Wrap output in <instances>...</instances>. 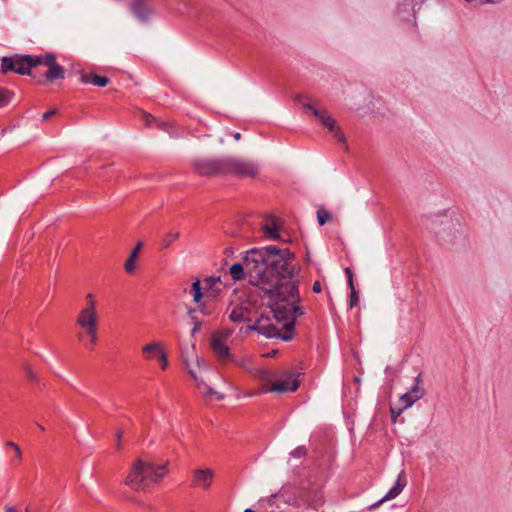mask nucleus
<instances>
[{
	"instance_id": "1",
	"label": "nucleus",
	"mask_w": 512,
	"mask_h": 512,
	"mask_svg": "<svg viewBox=\"0 0 512 512\" xmlns=\"http://www.w3.org/2000/svg\"><path fill=\"white\" fill-rule=\"evenodd\" d=\"M229 273L235 281L248 277L249 283L262 290L264 297L268 298L276 322H283L279 328L269 317L261 316L248 329L267 338L291 340L289 333L294 329L295 319L303 314L302 308L296 304L299 294L294 280L296 267L292 253L287 248L275 245L253 248L246 252L243 263H235L230 267Z\"/></svg>"
},
{
	"instance_id": "2",
	"label": "nucleus",
	"mask_w": 512,
	"mask_h": 512,
	"mask_svg": "<svg viewBox=\"0 0 512 512\" xmlns=\"http://www.w3.org/2000/svg\"><path fill=\"white\" fill-rule=\"evenodd\" d=\"M429 220L430 228L441 245L454 250L467 245L466 229L457 215L445 210L431 215Z\"/></svg>"
},
{
	"instance_id": "3",
	"label": "nucleus",
	"mask_w": 512,
	"mask_h": 512,
	"mask_svg": "<svg viewBox=\"0 0 512 512\" xmlns=\"http://www.w3.org/2000/svg\"><path fill=\"white\" fill-rule=\"evenodd\" d=\"M295 101L300 104L306 113L312 116L339 142L345 143L346 138L340 126L337 125L335 118L322 104L307 95H297Z\"/></svg>"
},
{
	"instance_id": "4",
	"label": "nucleus",
	"mask_w": 512,
	"mask_h": 512,
	"mask_svg": "<svg viewBox=\"0 0 512 512\" xmlns=\"http://www.w3.org/2000/svg\"><path fill=\"white\" fill-rule=\"evenodd\" d=\"M166 464L154 465L138 459L130 468V488L143 490L150 483H158L164 477Z\"/></svg>"
},
{
	"instance_id": "5",
	"label": "nucleus",
	"mask_w": 512,
	"mask_h": 512,
	"mask_svg": "<svg viewBox=\"0 0 512 512\" xmlns=\"http://www.w3.org/2000/svg\"><path fill=\"white\" fill-rule=\"evenodd\" d=\"M76 323L81 328V332L77 336L78 340L82 342L87 349L92 350L98 339V316L92 302L86 303L81 309L76 318Z\"/></svg>"
},
{
	"instance_id": "6",
	"label": "nucleus",
	"mask_w": 512,
	"mask_h": 512,
	"mask_svg": "<svg viewBox=\"0 0 512 512\" xmlns=\"http://www.w3.org/2000/svg\"><path fill=\"white\" fill-rule=\"evenodd\" d=\"M229 336L230 332L213 333L211 336V348L218 361L223 365L233 363L236 366L252 373L254 369L251 368L250 360L245 356H238L230 351L228 346Z\"/></svg>"
},
{
	"instance_id": "7",
	"label": "nucleus",
	"mask_w": 512,
	"mask_h": 512,
	"mask_svg": "<svg viewBox=\"0 0 512 512\" xmlns=\"http://www.w3.org/2000/svg\"><path fill=\"white\" fill-rule=\"evenodd\" d=\"M191 166L196 174L204 177L225 174V157L219 159L194 158L191 160Z\"/></svg>"
},
{
	"instance_id": "8",
	"label": "nucleus",
	"mask_w": 512,
	"mask_h": 512,
	"mask_svg": "<svg viewBox=\"0 0 512 512\" xmlns=\"http://www.w3.org/2000/svg\"><path fill=\"white\" fill-rule=\"evenodd\" d=\"M225 174L233 173L241 177H255L258 173V166L250 160L234 157H225Z\"/></svg>"
},
{
	"instance_id": "9",
	"label": "nucleus",
	"mask_w": 512,
	"mask_h": 512,
	"mask_svg": "<svg viewBox=\"0 0 512 512\" xmlns=\"http://www.w3.org/2000/svg\"><path fill=\"white\" fill-rule=\"evenodd\" d=\"M154 13L152 0H133L130 3V14L139 24H148Z\"/></svg>"
},
{
	"instance_id": "10",
	"label": "nucleus",
	"mask_w": 512,
	"mask_h": 512,
	"mask_svg": "<svg viewBox=\"0 0 512 512\" xmlns=\"http://www.w3.org/2000/svg\"><path fill=\"white\" fill-rule=\"evenodd\" d=\"M39 65L47 67V71L44 73L47 80L53 81L64 78L65 70L56 63L54 54L46 53L45 55H39L38 66Z\"/></svg>"
},
{
	"instance_id": "11",
	"label": "nucleus",
	"mask_w": 512,
	"mask_h": 512,
	"mask_svg": "<svg viewBox=\"0 0 512 512\" xmlns=\"http://www.w3.org/2000/svg\"><path fill=\"white\" fill-rule=\"evenodd\" d=\"M298 387L299 382L296 380L294 374L285 373L282 379L273 382L267 389H265V392H294L298 389Z\"/></svg>"
},
{
	"instance_id": "12",
	"label": "nucleus",
	"mask_w": 512,
	"mask_h": 512,
	"mask_svg": "<svg viewBox=\"0 0 512 512\" xmlns=\"http://www.w3.org/2000/svg\"><path fill=\"white\" fill-rule=\"evenodd\" d=\"M419 0H398L395 15L401 21L412 22L415 19L416 6Z\"/></svg>"
},
{
	"instance_id": "13",
	"label": "nucleus",
	"mask_w": 512,
	"mask_h": 512,
	"mask_svg": "<svg viewBox=\"0 0 512 512\" xmlns=\"http://www.w3.org/2000/svg\"><path fill=\"white\" fill-rule=\"evenodd\" d=\"M406 485H407L406 475H405L404 470H402L399 473L398 478H397L396 483L394 484V486L379 501H377L374 504H372L369 507V509H375L378 506H380L382 503L396 498L403 491V489L405 488Z\"/></svg>"
},
{
	"instance_id": "14",
	"label": "nucleus",
	"mask_w": 512,
	"mask_h": 512,
	"mask_svg": "<svg viewBox=\"0 0 512 512\" xmlns=\"http://www.w3.org/2000/svg\"><path fill=\"white\" fill-rule=\"evenodd\" d=\"M424 395V390L417 386V385H414L410 391L404 393L400 398H399V404H400V407L398 408V412H397V415H401V413L411 407L417 400H419L420 398H422Z\"/></svg>"
},
{
	"instance_id": "15",
	"label": "nucleus",
	"mask_w": 512,
	"mask_h": 512,
	"mask_svg": "<svg viewBox=\"0 0 512 512\" xmlns=\"http://www.w3.org/2000/svg\"><path fill=\"white\" fill-rule=\"evenodd\" d=\"M38 66V56L31 57L28 55L15 56V67L14 72L21 74V75H31V69Z\"/></svg>"
},
{
	"instance_id": "16",
	"label": "nucleus",
	"mask_w": 512,
	"mask_h": 512,
	"mask_svg": "<svg viewBox=\"0 0 512 512\" xmlns=\"http://www.w3.org/2000/svg\"><path fill=\"white\" fill-rule=\"evenodd\" d=\"M251 308L252 305L250 302L243 301L231 309L229 312V319L235 323L251 321Z\"/></svg>"
},
{
	"instance_id": "17",
	"label": "nucleus",
	"mask_w": 512,
	"mask_h": 512,
	"mask_svg": "<svg viewBox=\"0 0 512 512\" xmlns=\"http://www.w3.org/2000/svg\"><path fill=\"white\" fill-rule=\"evenodd\" d=\"M213 477L214 473L211 469H195L193 471L192 486L208 489Z\"/></svg>"
},
{
	"instance_id": "18",
	"label": "nucleus",
	"mask_w": 512,
	"mask_h": 512,
	"mask_svg": "<svg viewBox=\"0 0 512 512\" xmlns=\"http://www.w3.org/2000/svg\"><path fill=\"white\" fill-rule=\"evenodd\" d=\"M310 496V489H296L294 493L286 499V502L296 507H308Z\"/></svg>"
},
{
	"instance_id": "19",
	"label": "nucleus",
	"mask_w": 512,
	"mask_h": 512,
	"mask_svg": "<svg viewBox=\"0 0 512 512\" xmlns=\"http://www.w3.org/2000/svg\"><path fill=\"white\" fill-rule=\"evenodd\" d=\"M263 229L265 234L272 240H277L280 238L279 236V229L280 225L277 223L276 218L270 217L266 219Z\"/></svg>"
},
{
	"instance_id": "20",
	"label": "nucleus",
	"mask_w": 512,
	"mask_h": 512,
	"mask_svg": "<svg viewBox=\"0 0 512 512\" xmlns=\"http://www.w3.org/2000/svg\"><path fill=\"white\" fill-rule=\"evenodd\" d=\"M81 81L86 84H93L98 87H104L108 84L109 80L107 77L99 76L93 72L83 73L81 75Z\"/></svg>"
},
{
	"instance_id": "21",
	"label": "nucleus",
	"mask_w": 512,
	"mask_h": 512,
	"mask_svg": "<svg viewBox=\"0 0 512 512\" xmlns=\"http://www.w3.org/2000/svg\"><path fill=\"white\" fill-rule=\"evenodd\" d=\"M253 376L260 381L263 385L270 386L273 380L276 378V374L269 370L254 369L252 371Z\"/></svg>"
},
{
	"instance_id": "22",
	"label": "nucleus",
	"mask_w": 512,
	"mask_h": 512,
	"mask_svg": "<svg viewBox=\"0 0 512 512\" xmlns=\"http://www.w3.org/2000/svg\"><path fill=\"white\" fill-rule=\"evenodd\" d=\"M143 352L144 353H154L156 356L159 357V359L161 361L162 368L165 369L167 367L168 362L166 359V354L162 350H160L158 344L152 343V344L145 346L143 349Z\"/></svg>"
},
{
	"instance_id": "23",
	"label": "nucleus",
	"mask_w": 512,
	"mask_h": 512,
	"mask_svg": "<svg viewBox=\"0 0 512 512\" xmlns=\"http://www.w3.org/2000/svg\"><path fill=\"white\" fill-rule=\"evenodd\" d=\"M310 503H308V508L317 509L322 504V493L320 490L316 488L310 489Z\"/></svg>"
},
{
	"instance_id": "24",
	"label": "nucleus",
	"mask_w": 512,
	"mask_h": 512,
	"mask_svg": "<svg viewBox=\"0 0 512 512\" xmlns=\"http://www.w3.org/2000/svg\"><path fill=\"white\" fill-rule=\"evenodd\" d=\"M142 247L143 242L139 241L134 247V249L130 251V273H132L136 269V262Z\"/></svg>"
},
{
	"instance_id": "25",
	"label": "nucleus",
	"mask_w": 512,
	"mask_h": 512,
	"mask_svg": "<svg viewBox=\"0 0 512 512\" xmlns=\"http://www.w3.org/2000/svg\"><path fill=\"white\" fill-rule=\"evenodd\" d=\"M191 294L193 296V300L198 303L202 298V291L200 281L197 280L192 284Z\"/></svg>"
},
{
	"instance_id": "26",
	"label": "nucleus",
	"mask_w": 512,
	"mask_h": 512,
	"mask_svg": "<svg viewBox=\"0 0 512 512\" xmlns=\"http://www.w3.org/2000/svg\"><path fill=\"white\" fill-rule=\"evenodd\" d=\"M1 61H2V72L3 73H6L8 71H14L15 57H13V58L3 57Z\"/></svg>"
},
{
	"instance_id": "27",
	"label": "nucleus",
	"mask_w": 512,
	"mask_h": 512,
	"mask_svg": "<svg viewBox=\"0 0 512 512\" xmlns=\"http://www.w3.org/2000/svg\"><path fill=\"white\" fill-rule=\"evenodd\" d=\"M330 219H331V214L327 210H325L323 208L318 209L317 220L321 226L324 225Z\"/></svg>"
},
{
	"instance_id": "28",
	"label": "nucleus",
	"mask_w": 512,
	"mask_h": 512,
	"mask_svg": "<svg viewBox=\"0 0 512 512\" xmlns=\"http://www.w3.org/2000/svg\"><path fill=\"white\" fill-rule=\"evenodd\" d=\"M11 97L12 94L9 91L0 88V107L6 106L10 102Z\"/></svg>"
},
{
	"instance_id": "29",
	"label": "nucleus",
	"mask_w": 512,
	"mask_h": 512,
	"mask_svg": "<svg viewBox=\"0 0 512 512\" xmlns=\"http://www.w3.org/2000/svg\"><path fill=\"white\" fill-rule=\"evenodd\" d=\"M179 232H171L163 239V247H168L170 243L179 237Z\"/></svg>"
},
{
	"instance_id": "30",
	"label": "nucleus",
	"mask_w": 512,
	"mask_h": 512,
	"mask_svg": "<svg viewBox=\"0 0 512 512\" xmlns=\"http://www.w3.org/2000/svg\"><path fill=\"white\" fill-rule=\"evenodd\" d=\"M23 369H24V372H25L26 376L28 377V379H30L31 381L38 380L37 374L34 372V370L29 365L25 364L23 366Z\"/></svg>"
},
{
	"instance_id": "31",
	"label": "nucleus",
	"mask_w": 512,
	"mask_h": 512,
	"mask_svg": "<svg viewBox=\"0 0 512 512\" xmlns=\"http://www.w3.org/2000/svg\"><path fill=\"white\" fill-rule=\"evenodd\" d=\"M350 288H351V294H350L349 306H350V308H353L358 304L359 298H358V294L354 288V285H352V287H350Z\"/></svg>"
},
{
	"instance_id": "32",
	"label": "nucleus",
	"mask_w": 512,
	"mask_h": 512,
	"mask_svg": "<svg viewBox=\"0 0 512 512\" xmlns=\"http://www.w3.org/2000/svg\"><path fill=\"white\" fill-rule=\"evenodd\" d=\"M306 453L307 449L304 446H299L296 449H294L290 454L295 458H301L304 457Z\"/></svg>"
},
{
	"instance_id": "33",
	"label": "nucleus",
	"mask_w": 512,
	"mask_h": 512,
	"mask_svg": "<svg viewBox=\"0 0 512 512\" xmlns=\"http://www.w3.org/2000/svg\"><path fill=\"white\" fill-rule=\"evenodd\" d=\"M6 445H7L8 447H11V448L14 450V453H15V454H17V459H18V460H21V459H22V452H21V449H20V447H19L16 443H14V442H12V441H7V442H6Z\"/></svg>"
},
{
	"instance_id": "34",
	"label": "nucleus",
	"mask_w": 512,
	"mask_h": 512,
	"mask_svg": "<svg viewBox=\"0 0 512 512\" xmlns=\"http://www.w3.org/2000/svg\"><path fill=\"white\" fill-rule=\"evenodd\" d=\"M219 282L220 277H209L205 280V286L209 289H212Z\"/></svg>"
},
{
	"instance_id": "35",
	"label": "nucleus",
	"mask_w": 512,
	"mask_h": 512,
	"mask_svg": "<svg viewBox=\"0 0 512 512\" xmlns=\"http://www.w3.org/2000/svg\"><path fill=\"white\" fill-rule=\"evenodd\" d=\"M465 1L469 2V3H476V4H487V3L496 4V3L502 2L503 0H465Z\"/></svg>"
},
{
	"instance_id": "36",
	"label": "nucleus",
	"mask_w": 512,
	"mask_h": 512,
	"mask_svg": "<svg viewBox=\"0 0 512 512\" xmlns=\"http://www.w3.org/2000/svg\"><path fill=\"white\" fill-rule=\"evenodd\" d=\"M162 129L164 131H166L167 133H169L170 137L172 138H175L177 137L178 135L174 132V130L172 129V126L170 124H163L162 125Z\"/></svg>"
},
{
	"instance_id": "37",
	"label": "nucleus",
	"mask_w": 512,
	"mask_h": 512,
	"mask_svg": "<svg viewBox=\"0 0 512 512\" xmlns=\"http://www.w3.org/2000/svg\"><path fill=\"white\" fill-rule=\"evenodd\" d=\"M187 369H188V373H189V375H190V376L193 378V380L196 382L197 386H200V385L204 384V383H203V381H200V380L198 379V377L196 376V374H195L194 370H192V369H190V368H188V367H187Z\"/></svg>"
},
{
	"instance_id": "38",
	"label": "nucleus",
	"mask_w": 512,
	"mask_h": 512,
	"mask_svg": "<svg viewBox=\"0 0 512 512\" xmlns=\"http://www.w3.org/2000/svg\"><path fill=\"white\" fill-rule=\"evenodd\" d=\"M3 510H4V512H21L20 510H18L15 506H13L11 504H5L3 506Z\"/></svg>"
},
{
	"instance_id": "39",
	"label": "nucleus",
	"mask_w": 512,
	"mask_h": 512,
	"mask_svg": "<svg viewBox=\"0 0 512 512\" xmlns=\"http://www.w3.org/2000/svg\"><path fill=\"white\" fill-rule=\"evenodd\" d=\"M123 434H124V431H123V430H119V431H117V433H116V448H117V449H120V447H121L120 440H121V438H122Z\"/></svg>"
},
{
	"instance_id": "40",
	"label": "nucleus",
	"mask_w": 512,
	"mask_h": 512,
	"mask_svg": "<svg viewBox=\"0 0 512 512\" xmlns=\"http://www.w3.org/2000/svg\"><path fill=\"white\" fill-rule=\"evenodd\" d=\"M345 273H346V275H347V277H348V283H349V286H350V287H352V285H353V279H352V276H353V275H352V271H351V269H350V268H346V269H345Z\"/></svg>"
},
{
	"instance_id": "41",
	"label": "nucleus",
	"mask_w": 512,
	"mask_h": 512,
	"mask_svg": "<svg viewBox=\"0 0 512 512\" xmlns=\"http://www.w3.org/2000/svg\"><path fill=\"white\" fill-rule=\"evenodd\" d=\"M397 412H398V408L391 407V418H392L393 422H396L397 418L400 416V415H397Z\"/></svg>"
},
{
	"instance_id": "42",
	"label": "nucleus",
	"mask_w": 512,
	"mask_h": 512,
	"mask_svg": "<svg viewBox=\"0 0 512 512\" xmlns=\"http://www.w3.org/2000/svg\"><path fill=\"white\" fill-rule=\"evenodd\" d=\"M312 289H313V291H314L315 293H319V292H321L322 287H321L320 282H319V281H315V282H314V284H313Z\"/></svg>"
},
{
	"instance_id": "43",
	"label": "nucleus",
	"mask_w": 512,
	"mask_h": 512,
	"mask_svg": "<svg viewBox=\"0 0 512 512\" xmlns=\"http://www.w3.org/2000/svg\"><path fill=\"white\" fill-rule=\"evenodd\" d=\"M54 114H56V110H55V109H52V110H50V111H48V112L44 113V114H43V116H42V119H43V120H47V119H49V118H50L52 115H54Z\"/></svg>"
},
{
	"instance_id": "44",
	"label": "nucleus",
	"mask_w": 512,
	"mask_h": 512,
	"mask_svg": "<svg viewBox=\"0 0 512 512\" xmlns=\"http://www.w3.org/2000/svg\"><path fill=\"white\" fill-rule=\"evenodd\" d=\"M87 302L86 303H93L94 304V309L96 310V301L94 300L93 296L91 294H88L87 297Z\"/></svg>"
},
{
	"instance_id": "45",
	"label": "nucleus",
	"mask_w": 512,
	"mask_h": 512,
	"mask_svg": "<svg viewBox=\"0 0 512 512\" xmlns=\"http://www.w3.org/2000/svg\"><path fill=\"white\" fill-rule=\"evenodd\" d=\"M205 388H206V394H208V395L216 394V391L213 388H211L209 386H206Z\"/></svg>"
},
{
	"instance_id": "46",
	"label": "nucleus",
	"mask_w": 512,
	"mask_h": 512,
	"mask_svg": "<svg viewBox=\"0 0 512 512\" xmlns=\"http://www.w3.org/2000/svg\"><path fill=\"white\" fill-rule=\"evenodd\" d=\"M21 460L17 459V454L14 453V459L11 460V464L13 466H17L20 463Z\"/></svg>"
},
{
	"instance_id": "47",
	"label": "nucleus",
	"mask_w": 512,
	"mask_h": 512,
	"mask_svg": "<svg viewBox=\"0 0 512 512\" xmlns=\"http://www.w3.org/2000/svg\"><path fill=\"white\" fill-rule=\"evenodd\" d=\"M233 137H234V139H235V140H240V138H241V134H240L239 132H235V133L233 134Z\"/></svg>"
},
{
	"instance_id": "48",
	"label": "nucleus",
	"mask_w": 512,
	"mask_h": 512,
	"mask_svg": "<svg viewBox=\"0 0 512 512\" xmlns=\"http://www.w3.org/2000/svg\"><path fill=\"white\" fill-rule=\"evenodd\" d=\"M219 400H222L224 398V394L219 393L216 391V394H214Z\"/></svg>"
},
{
	"instance_id": "49",
	"label": "nucleus",
	"mask_w": 512,
	"mask_h": 512,
	"mask_svg": "<svg viewBox=\"0 0 512 512\" xmlns=\"http://www.w3.org/2000/svg\"><path fill=\"white\" fill-rule=\"evenodd\" d=\"M144 117H145L146 123L149 124V120H151L152 117L150 115H144Z\"/></svg>"
},
{
	"instance_id": "50",
	"label": "nucleus",
	"mask_w": 512,
	"mask_h": 512,
	"mask_svg": "<svg viewBox=\"0 0 512 512\" xmlns=\"http://www.w3.org/2000/svg\"><path fill=\"white\" fill-rule=\"evenodd\" d=\"M415 381H416V384L418 386V383L421 381V376L418 375L416 378H415Z\"/></svg>"
},
{
	"instance_id": "51",
	"label": "nucleus",
	"mask_w": 512,
	"mask_h": 512,
	"mask_svg": "<svg viewBox=\"0 0 512 512\" xmlns=\"http://www.w3.org/2000/svg\"><path fill=\"white\" fill-rule=\"evenodd\" d=\"M199 326H200V324H199V323H196V324H195V327H194V329H193V332L197 331V330L199 329Z\"/></svg>"
},
{
	"instance_id": "52",
	"label": "nucleus",
	"mask_w": 512,
	"mask_h": 512,
	"mask_svg": "<svg viewBox=\"0 0 512 512\" xmlns=\"http://www.w3.org/2000/svg\"><path fill=\"white\" fill-rule=\"evenodd\" d=\"M124 268H125V270H126V271H128V260H126V261L124 262Z\"/></svg>"
},
{
	"instance_id": "53",
	"label": "nucleus",
	"mask_w": 512,
	"mask_h": 512,
	"mask_svg": "<svg viewBox=\"0 0 512 512\" xmlns=\"http://www.w3.org/2000/svg\"><path fill=\"white\" fill-rule=\"evenodd\" d=\"M244 512H254L251 508H247L244 510Z\"/></svg>"
},
{
	"instance_id": "54",
	"label": "nucleus",
	"mask_w": 512,
	"mask_h": 512,
	"mask_svg": "<svg viewBox=\"0 0 512 512\" xmlns=\"http://www.w3.org/2000/svg\"><path fill=\"white\" fill-rule=\"evenodd\" d=\"M41 430H44V427L42 425H38Z\"/></svg>"
},
{
	"instance_id": "55",
	"label": "nucleus",
	"mask_w": 512,
	"mask_h": 512,
	"mask_svg": "<svg viewBox=\"0 0 512 512\" xmlns=\"http://www.w3.org/2000/svg\"><path fill=\"white\" fill-rule=\"evenodd\" d=\"M24 512H30V510L28 508H26Z\"/></svg>"
}]
</instances>
